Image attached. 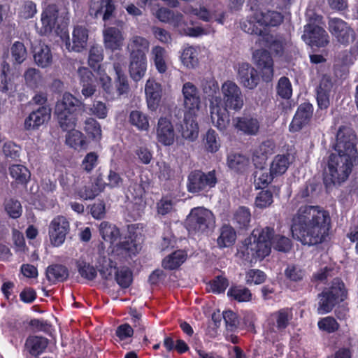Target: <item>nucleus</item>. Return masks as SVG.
Masks as SVG:
<instances>
[{
	"label": "nucleus",
	"mask_w": 358,
	"mask_h": 358,
	"mask_svg": "<svg viewBox=\"0 0 358 358\" xmlns=\"http://www.w3.org/2000/svg\"><path fill=\"white\" fill-rule=\"evenodd\" d=\"M103 39L106 48L114 51L121 49L124 37L118 28L109 27L103 31Z\"/></svg>",
	"instance_id": "27"
},
{
	"label": "nucleus",
	"mask_w": 358,
	"mask_h": 358,
	"mask_svg": "<svg viewBox=\"0 0 358 358\" xmlns=\"http://www.w3.org/2000/svg\"><path fill=\"white\" fill-rule=\"evenodd\" d=\"M84 130L92 141H99L101 138V129L100 124L94 118L89 117L85 122Z\"/></svg>",
	"instance_id": "46"
},
{
	"label": "nucleus",
	"mask_w": 358,
	"mask_h": 358,
	"mask_svg": "<svg viewBox=\"0 0 358 358\" xmlns=\"http://www.w3.org/2000/svg\"><path fill=\"white\" fill-rule=\"evenodd\" d=\"M322 190V185L314 179L306 182L300 189L298 196L307 202H312L316 199Z\"/></svg>",
	"instance_id": "33"
},
{
	"label": "nucleus",
	"mask_w": 358,
	"mask_h": 358,
	"mask_svg": "<svg viewBox=\"0 0 358 358\" xmlns=\"http://www.w3.org/2000/svg\"><path fill=\"white\" fill-rule=\"evenodd\" d=\"M274 233V229L271 227L253 230L239 245L238 255L248 262L263 259L271 252V240Z\"/></svg>",
	"instance_id": "5"
},
{
	"label": "nucleus",
	"mask_w": 358,
	"mask_h": 358,
	"mask_svg": "<svg viewBox=\"0 0 358 358\" xmlns=\"http://www.w3.org/2000/svg\"><path fill=\"white\" fill-rule=\"evenodd\" d=\"M253 57L255 63L261 70L262 80L268 83L273 77V60L270 52L266 50H257Z\"/></svg>",
	"instance_id": "17"
},
{
	"label": "nucleus",
	"mask_w": 358,
	"mask_h": 358,
	"mask_svg": "<svg viewBox=\"0 0 358 358\" xmlns=\"http://www.w3.org/2000/svg\"><path fill=\"white\" fill-rule=\"evenodd\" d=\"M348 298V289L340 278H334L331 283L317 294V313L320 315L331 313L334 308Z\"/></svg>",
	"instance_id": "8"
},
{
	"label": "nucleus",
	"mask_w": 358,
	"mask_h": 358,
	"mask_svg": "<svg viewBox=\"0 0 358 358\" xmlns=\"http://www.w3.org/2000/svg\"><path fill=\"white\" fill-rule=\"evenodd\" d=\"M215 222L213 213L204 208H193L186 220L187 229L190 232L203 233Z\"/></svg>",
	"instance_id": "10"
},
{
	"label": "nucleus",
	"mask_w": 358,
	"mask_h": 358,
	"mask_svg": "<svg viewBox=\"0 0 358 358\" xmlns=\"http://www.w3.org/2000/svg\"><path fill=\"white\" fill-rule=\"evenodd\" d=\"M165 49L160 46H156L152 49L154 55V64L157 71L164 73L167 70V65L164 59Z\"/></svg>",
	"instance_id": "54"
},
{
	"label": "nucleus",
	"mask_w": 358,
	"mask_h": 358,
	"mask_svg": "<svg viewBox=\"0 0 358 358\" xmlns=\"http://www.w3.org/2000/svg\"><path fill=\"white\" fill-rule=\"evenodd\" d=\"M275 144L273 141L267 140L263 141L257 148L255 149L252 154V161L256 167L259 168V159L262 162H265L269 155L273 152Z\"/></svg>",
	"instance_id": "35"
},
{
	"label": "nucleus",
	"mask_w": 358,
	"mask_h": 358,
	"mask_svg": "<svg viewBox=\"0 0 358 358\" xmlns=\"http://www.w3.org/2000/svg\"><path fill=\"white\" fill-rule=\"evenodd\" d=\"M285 275L291 281L300 282L306 276V271L297 266L288 265L285 270Z\"/></svg>",
	"instance_id": "59"
},
{
	"label": "nucleus",
	"mask_w": 358,
	"mask_h": 358,
	"mask_svg": "<svg viewBox=\"0 0 358 358\" xmlns=\"http://www.w3.org/2000/svg\"><path fill=\"white\" fill-rule=\"evenodd\" d=\"M317 326L320 330L328 334L336 332L340 327L336 320L331 316H327L320 319L317 322Z\"/></svg>",
	"instance_id": "57"
},
{
	"label": "nucleus",
	"mask_w": 358,
	"mask_h": 358,
	"mask_svg": "<svg viewBox=\"0 0 358 358\" xmlns=\"http://www.w3.org/2000/svg\"><path fill=\"white\" fill-rule=\"evenodd\" d=\"M49 340L43 336H29L25 341L26 350L34 357H38L43 353L48 347Z\"/></svg>",
	"instance_id": "31"
},
{
	"label": "nucleus",
	"mask_w": 358,
	"mask_h": 358,
	"mask_svg": "<svg viewBox=\"0 0 358 358\" xmlns=\"http://www.w3.org/2000/svg\"><path fill=\"white\" fill-rule=\"evenodd\" d=\"M271 243L275 250L282 252H289L293 246L292 241L290 238L279 234L273 236L271 240Z\"/></svg>",
	"instance_id": "52"
},
{
	"label": "nucleus",
	"mask_w": 358,
	"mask_h": 358,
	"mask_svg": "<svg viewBox=\"0 0 358 358\" xmlns=\"http://www.w3.org/2000/svg\"><path fill=\"white\" fill-rule=\"evenodd\" d=\"M313 106L309 102L300 104L289 125L290 132H298L309 124L313 115Z\"/></svg>",
	"instance_id": "16"
},
{
	"label": "nucleus",
	"mask_w": 358,
	"mask_h": 358,
	"mask_svg": "<svg viewBox=\"0 0 358 358\" xmlns=\"http://www.w3.org/2000/svg\"><path fill=\"white\" fill-rule=\"evenodd\" d=\"M185 113L195 115L200 108L201 97L198 88L191 82L185 83L182 88Z\"/></svg>",
	"instance_id": "15"
},
{
	"label": "nucleus",
	"mask_w": 358,
	"mask_h": 358,
	"mask_svg": "<svg viewBox=\"0 0 358 358\" xmlns=\"http://www.w3.org/2000/svg\"><path fill=\"white\" fill-rule=\"evenodd\" d=\"M186 259L187 253L183 250H178L166 256L163 259L162 265L166 270H176L185 262Z\"/></svg>",
	"instance_id": "36"
},
{
	"label": "nucleus",
	"mask_w": 358,
	"mask_h": 358,
	"mask_svg": "<svg viewBox=\"0 0 358 358\" xmlns=\"http://www.w3.org/2000/svg\"><path fill=\"white\" fill-rule=\"evenodd\" d=\"M115 280L117 285L122 289L130 287L133 282V273L127 266L121 267L115 271Z\"/></svg>",
	"instance_id": "43"
},
{
	"label": "nucleus",
	"mask_w": 358,
	"mask_h": 358,
	"mask_svg": "<svg viewBox=\"0 0 358 358\" xmlns=\"http://www.w3.org/2000/svg\"><path fill=\"white\" fill-rule=\"evenodd\" d=\"M88 29L82 25L75 26L72 33V45L69 40L66 41V46L69 51L81 52L87 47L88 40Z\"/></svg>",
	"instance_id": "23"
},
{
	"label": "nucleus",
	"mask_w": 358,
	"mask_h": 358,
	"mask_svg": "<svg viewBox=\"0 0 358 358\" xmlns=\"http://www.w3.org/2000/svg\"><path fill=\"white\" fill-rule=\"evenodd\" d=\"M331 228L329 212L320 206H301L293 219V237L303 245H317L326 241Z\"/></svg>",
	"instance_id": "1"
},
{
	"label": "nucleus",
	"mask_w": 358,
	"mask_h": 358,
	"mask_svg": "<svg viewBox=\"0 0 358 358\" xmlns=\"http://www.w3.org/2000/svg\"><path fill=\"white\" fill-rule=\"evenodd\" d=\"M217 183V178L215 170L205 173L201 170H193L187 180V189L189 193L196 194L208 191L215 187Z\"/></svg>",
	"instance_id": "9"
},
{
	"label": "nucleus",
	"mask_w": 358,
	"mask_h": 358,
	"mask_svg": "<svg viewBox=\"0 0 358 358\" xmlns=\"http://www.w3.org/2000/svg\"><path fill=\"white\" fill-rule=\"evenodd\" d=\"M227 164L231 170L242 173L247 170L250 159L242 154L230 153L227 155Z\"/></svg>",
	"instance_id": "34"
},
{
	"label": "nucleus",
	"mask_w": 358,
	"mask_h": 358,
	"mask_svg": "<svg viewBox=\"0 0 358 358\" xmlns=\"http://www.w3.org/2000/svg\"><path fill=\"white\" fill-rule=\"evenodd\" d=\"M336 271L333 266H325L322 268L313 275V280L315 282H324L329 278H332L336 274Z\"/></svg>",
	"instance_id": "63"
},
{
	"label": "nucleus",
	"mask_w": 358,
	"mask_h": 358,
	"mask_svg": "<svg viewBox=\"0 0 358 358\" xmlns=\"http://www.w3.org/2000/svg\"><path fill=\"white\" fill-rule=\"evenodd\" d=\"M145 93L148 107L151 110H156L161 102L162 89L159 83L148 79L145 86Z\"/></svg>",
	"instance_id": "24"
},
{
	"label": "nucleus",
	"mask_w": 358,
	"mask_h": 358,
	"mask_svg": "<svg viewBox=\"0 0 358 358\" xmlns=\"http://www.w3.org/2000/svg\"><path fill=\"white\" fill-rule=\"evenodd\" d=\"M99 271L101 278L104 280H109L112 278L113 272L117 269L116 262L110 258L103 257L99 261Z\"/></svg>",
	"instance_id": "47"
},
{
	"label": "nucleus",
	"mask_w": 358,
	"mask_h": 358,
	"mask_svg": "<svg viewBox=\"0 0 358 358\" xmlns=\"http://www.w3.org/2000/svg\"><path fill=\"white\" fill-rule=\"evenodd\" d=\"M157 141L162 145L169 146L175 141V131L171 118L161 117L157 127Z\"/></svg>",
	"instance_id": "21"
},
{
	"label": "nucleus",
	"mask_w": 358,
	"mask_h": 358,
	"mask_svg": "<svg viewBox=\"0 0 358 358\" xmlns=\"http://www.w3.org/2000/svg\"><path fill=\"white\" fill-rule=\"evenodd\" d=\"M99 233L105 241L110 242V243L116 241L120 234V230L116 226L106 221H103L100 224Z\"/></svg>",
	"instance_id": "40"
},
{
	"label": "nucleus",
	"mask_w": 358,
	"mask_h": 358,
	"mask_svg": "<svg viewBox=\"0 0 358 358\" xmlns=\"http://www.w3.org/2000/svg\"><path fill=\"white\" fill-rule=\"evenodd\" d=\"M25 83L31 89L38 88L42 83L43 78L39 70L29 68L24 73Z\"/></svg>",
	"instance_id": "48"
},
{
	"label": "nucleus",
	"mask_w": 358,
	"mask_h": 358,
	"mask_svg": "<svg viewBox=\"0 0 358 358\" xmlns=\"http://www.w3.org/2000/svg\"><path fill=\"white\" fill-rule=\"evenodd\" d=\"M236 129L247 135H256L259 130V122L257 118L238 117L234 123Z\"/></svg>",
	"instance_id": "32"
},
{
	"label": "nucleus",
	"mask_w": 358,
	"mask_h": 358,
	"mask_svg": "<svg viewBox=\"0 0 358 358\" xmlns=\"http://www.w3.org/2000/svg\"><path fill=\"white\" fill-rule=\"evenodd\" d=\"M210 286L214 294L223 293L229 286V280L223 275H218L210 282Z\"/></svg>",
	"instance_id": "62"
},
{
	"label": "nucleus",
	"mask_w": 358,
	"mask_h": 358,
	"mask_svg": "<svg viewBox=\"0 0 358 358\" xmlns=\"http://www.w3.org/2000/svg\"><path fill=\"white\" fill-rule=\"evenodd\" d=\"M227 296L238 302H248L252 300L250 290L241 285H231L227 291Z\"/></svg>",
	"instance_id": "38"
},
{
	"label": "nucleus",
	"mask_w": 358,
	"mask_h": 358,
	"mask_svg": "<svg viewBox=\"0 0 358 358\" xmlns=\"http://www.w3.org/2000/svg\"><path fill=\"white\" fill-rule=\"evenodd\" d=\"M237 80L245 88L254 90L259 83V76L251 64L243 62L238 64Z\"/></svg>",
	"instance_id": "18"
},
{
	"label": "nucleus",
	"mask_w": 358,
	"mask_h": 358,
	"mask_svg": "<svg viewBox=\"0 0 358 358\" xmlns=\"http://www.w3.org/2000/svg\"><path fill=\"white\" fill-rule=\"evenodd\" d=\"M103 59V50L102 47L93 45L89 52L88 64L94 71L99 69L101 62Z\"/></svg>",
	"instance_id": "50"
},
{
	"label": "nucleus",
	"mask_w": 358,
	"mask_h": 358,
	"mask_svg": "<svg viewBox=\"0 0 358 358\" xmlns=\"http://www.w3.org/2000/svg\"><path fill=\"white\" fill-rule=\"evenodd\" d=\"M277 94L283 99L288 100L292 96V86L286 76L280 78L276 85Z\"/></svg>",
	"instance_id": "53"
},
{
	"label": "nucleus",
	"mask_w": 358,
	"mask_h": 358,
	"mask_svg": "<svg viewBox=\"0 0 358 358\" xmlns=\"http://www.w3.org/2000/svg\"><path fill=\"white\" fill-rule=\"evenodd\" d=\"M32 53L35 64L41 68H46L52 63V54L50 48L39 41L32 46Z\"/></svg>",
	"instance_id": "26"
},
{
	"label": "nucleus",
	"mask_w": 358,
	"mask_h": 358,
	"mask_svg": "<svg viewBox=\"0 0 358 358\" xmlns=\"http://www.w3.org/2000/svg\"><path fill=\"white\" fill-rule=\"evenodd\" d=\"M129 122L139 131H148L150 127L148 115L138 110L130 112Z\"/></svg>",
	"instance_id": "41"
},
{
	"label": "nucleus",
	"mask_w": 358,
	"mask_h": 358,
	"mask_svg": "<svg viewBox=\"0 0 358 358\" xmlns=\"http://www.w3.org/2000/svg\"><path fill=\"white\" fill-rule=\"evenodd\" d=\"M283 15L278 11L267 10L266 12H255L252 15L247 17L241 22V29L251 35L263 36L266 42L268 38H273L268 34H266V28L268 27H277L283 21Z\"/></svg>",
	"instance_id": "7"
},
{
	"label": "nucleus",
	"mask_w": 358,
	"mask_h": 358,
	"mask_svg": "<svg viewBox=\"0 0 358 358\" xmlns=\"http://www.w3.org/2000/svg\"><path fill=\"white\" fill-rule=\"evenodd\" d=\"M99 162V155L95 152H88L84 157L81 163L82 169L87 173H90L97 166Z\"/></svg>",
	"instance_id": "60"
},
{
	"label": "nucleus",
	"mask_w": 358,
	"mask_h": 358,
	"mask_svg": "<svg viewBox=\"0 0 358 358\" xmlns=\"http://www.w3.org/2000/svg\"><path fill=\"white\" fill-rule=\"evenodd\" d=\"M180 57L182 64L189 69L195 68L199 64L197 51L193 47L185 48Z\"/></svg>",
	"instance_id": "51"
},
{
	"label": "nucleus",
	"mask_w": 358,
	"mask_h": 358,
	"mask_svg": "<svg viewBox=\"0 0 358 358\" xmlns=\"http://www.w3.org/2000/svg\"><path fill=\"white\" fill-rule=\"evenodd\" d=\"M76 267L80 276L88 280H94L97 276V270L92 264L85 260L79 259L76 262Z\"/></svg>",
	"instance_id": "44"
},
{
	"label": "nucleus",
	"mask_w": 358,
	"mask_h": 358,
	"mask_svg": "<svg viewBox=\"0 0 358 358\" xmlns=\"http://www.w3.org/2000/svg\"><path fill=\"white\" fill-rule=\"evenodd\" d=\"M292 309L283 308L273 313L268 320V325L273 331H282L289 324L292 320Z\"/></svg>",
	"instance_id": "22"
},
{
	"label": "nucleus",
	"mask_w": 358,
	"mask_h": 358,
	"mask_svg": "<svg viewBox=\"0 0 358 358\" xmlns=\"http://www.w3.org/2000/svg\"><path fill=\"white\" fill-rule=\"evenodd\" d=\"M4 209L10 217L13 219L19 218L22 215V208L19 201L10 199L6 200L4 203Z\"/></svg>",
	"instance_id": "56"
},
{
	"label": "nucleus",
	"mask_w": 358,
	"mask_h": 358,
	"mask_svg": "<svg viewBox=\"0 0 358 358\" xmlns=\"http://www.w3.org/2000/svg\"><path fill=\"white\" fill-rule=\"evenodd\" d=\"M101 87L106 94L107 99H113L116 96H120L127 94L129 90V85L127 75L115 76V87L112 84V80L110 76L104 75L100 78Z\"/></svg>",
	"instance_id": "12"
},
{
	"label": "nucleus",
	"mask_w": 358,
	"mask_h": 358,
	"mask_svg": "<svg viewBox=\"0 0 358 358\" xmlns=\"http://www.w3.org/2000/svg\"><path fill=\"white\" fill-rule=\"evenodd\" d=\"M222 316L228 330L233 331L238 328L239 320L236 313L231 310H225L223 312Z\"/></svg>",
	"instance_id": "64"
},
{
	"label": "nucleus",
	"mask_w": 358,
	"mask_h": 358,
	"mask_svg": "<svg viewBox=\"0 0 358 358\" xmlns=\"http://www.w3.org/2000/svg\"><path fill=\"white\" fill-rule=\"evenodd\" d=\"M115 9L113 0H90L88 3V15L94 20L101 18L107 22L114 16Z\"/></svg>",
	"instance_id": "13"
},
{
	"label": "nucleus",
	"mask_w": 358,
	"mask_h": 358,
	"mask_svg": "<svg viewBox=\"0 0 358 358\" xmlns=\"http://www.w3.org/2000/svg\"><path fill=\"white\" fill-rule=\"evenodd\" d=\"M196 113L192 115L185 113L183 124H181V134L185 139L195 140L199 134V125L196 121Z\"/></svg>",
	"instance_id": "30"
},
{
	"label": "nucleus",
	"mask_w": 358,
	"mask_h": 358,
	"mask_svg": "<svg viewBox=\"0 0 358 358\" xmlns=\"http://www.w3.org/2000/svg\"><path fill=\"white\" fill-rule=\"evenodd\" d=\"M356 139L352 129L345 126L338 129L334 147L338 154H331L328 160L330 179L334 185H340L345 181L358 162Z\"/></svg>",
	"instance_id": "2"
},
{
	"label": "nucleus",
	"mask_w": 358,
	"mask_h": 358,
	"mask_svg": "<svg viewBox=\"0 0 358 358\" xmlns=\"http://www.w3.org/2000/svg\"><path fill=\"white\" fill-rule=\"evenodd\" d=\"M329 30L338 42L345 45L349 44L354 34L353 29L348 25L347 22L339 18L329 20Z\"/></svg>",
	"instance_id": "19"
},
{
	"label": "nucleus",
	"mask_w": 358,
	"mask_h": 358,
	"mask_svg": "<svg viewBox=\"0 0 358 358\" xmlns=\"http://www.w3.org/2000/svg\"><path fill=\"white\" fill-rule=\"evenodd\" d=\"M223 105H220L221 99L216 97L210 103L211 120L220 131H224L229 125L230 115L229 110L238 111L244 103L243 95L240 87L233 81L227 80L221 87Z\"/></svg>",
	"instance_id": "4"
},
{
	"label": "nucleus",
	"mask_w": 358,
	"mask_h": 358,
	"mask_svg": "<svg viewBox=\"0 0 358 358\" xmlns=\"http://www.w3.org/2000/svg\"><path fill=\"white\" fill-rule=\"evenodd\" d=\"M123 183V178L120 174L113 169H110L106 176V181H104L101 175H99L94 182L95 185L97 187V191H92L88 192L85 190L86 194L85 196V199H94L99 192L104 191L106 187L110 189L119 188Z\"/></svg>",
	"instance_id": "14"
},
{
	"label": "nucleus",
	"mask_w": 358,
	"mask_h": 358,
	"mask_svg": "<svg viewBox=\"0 0 358 358\" xmlns=\"http://www.w3.org/2000/svg\"><path fill=\"white\" fill-rule=\"evenodd\" d=\"M9 171L10 176L20 184H26L30 178L29 171L21 164L12 165Z\"/></svg>",
	"instance_id": "49"
},
{
	"label": "nucleus",
	"mask_w": 358,
	"mask_h": 358,
	"mask_svg": "<svg viewBox=\"0 0 358 358\" xmlns=\"http://www.w3.org/2000/svg\"><path fill=\"white\" fill-rule=\"evenodd\" d=\"M10 51L12 58L16 64H22L27 58V50L22 42H15L11 46Z\"/></svg>",
	"instance_id": "55"
},
{
	"label": "nucleus",
	"mask_w": 358,
	"mask_h": 358,
	"mask_svg": "<svg viewBox=\"0 0 358 358\" xmlns=\"http://www.w3.org/2000/svg\"><path fill=\"white\" fill-rule=\"evenodd\" d=\"M70 231V224L63 215H57L50 223L48 235L50 241L54 247L61 246L65 241Z\"/></svg>",
	"instance_id": "11"
},
{
	"label": "nucleus",
	"mask_w": 358,
	"mask_h": 358,
	"mask_svg": "<svg viewBox=\"0 0 358 358\" xmlns=\"http://www.w3.org/2000/svg\"><path fill=\"white\" fill-rule=\"evenodd\" d=\"M306 36H308L309 43L318 48L325 47L329 43V35L321 27L308 24L305 27Z\"/></svg>",
	"instance_id": "25"
},
{
	"label": "nucleus",
	"mask_w": 358,
	"mask_h": 358,
	"mask_svg": "<svg viewBox=\"0 0 358 358\" xmlns=\"http://www.w3.org/2000/svg\"><path fill=\"white\" fill-rule=\"evenodd\" d=\"M205 146L206 150L211 153L216 152L220 147L217 134L212 129H208L206 133Z\"/></svg>",
	"instance_id": "58"
},
{
	"label": "nucleus",
	"mask_w": 358,
	"mask_h": 358,
	"mask_svg": "<svg viewBox=\"0 0 358 358\" xmlns=\"http://www.w3.org/2000/svg\"><path fill=\"white\" fill-rule=\"evenodd\" d=\"M251 221L250 210L246 206H239L234 213L233 222L240 229H247Z\"/></svg>",
	"instance_id": "39"
},
{
	"label": "nucleus",
	"mask_w": 358,
	"mask_h": 358,
	"mask_svg": "<svg viewBox=\"0 0 358 358\" xmlns=\"http://www.w3.org/2000/svg\"><path fill=\"white\" fill-rule=\"evenodd\" d=\"M149 41L139 36H133L129 41L127 50L129 53V73L131 78L140 81L147 71V57L149 51Z\"/></svg>",
	"instance_id": "6"
},
{
	"label": "nucleus",
	"mask_w": 358,
	"mask_h": 358,
	"mask_svg": "<svg viewBox=\"0 0 358 358\" xmlns=\"http://www.w3.org/2000/svg\"><path fill=\"white\" fill-rule=\"evenodd\" d=\"M236 238L235 229L229 224H223L219 229L217 245L220 249L230 248L235 244Z\"/></svg>",
	"instance_id": "28"
},
{
	"label": "nucleus",
	"mask_w": 358,
	"mask_h": 358,
	"mask_svg": "<svg viewBox=\"0 0 358 358\" xmlns=\"http://www.w3.org/2000/svg\"><path fill=\"white\" fill-rule=\"evenodd\" d=\"M51 110L47 106H39L25 118L24 127L26 130H36L50 119Z\"/></svg>",
	"instance_id": "20"
},
{
	"label": "nucleus",
	"mask_w": 358,
	"mask_h": 358,
	"mask_svg": "<svg viewBox=\"0 0 358 358\" xmlns=\"http://www.w3.org/2000/svg\"><path fill=\"white\" fill-rule=\"evenodd\" d=\"M289 155H277L275 156L270 166L271 174L275 177L284 174L289 165Z\"/></svg>",
	"instance_id": "42"
},
{
	"label": "nucleus",
	"mask_w": 358,
	"mask_h": 358,
	"mask_svg": "<svg viewBox=\"0 0 358 358\" xmlns=\"http://www.w3.org/2000/svg\"><path fill=\"white\" fill-rule=\"evenodd\" d=\"M45 276L51 284L63 282L67 280L69 277V268L60 264L49 265L45 270Z\"/></svg>",
	"instance_id": "29"
},
{
	"label": "nucleus",
	"mask_w": 358,
	"mask_h": 358,
	"mask_svg": "<svg viewBox=\"0 0 358 358\" xmlns=\"http://www.w3.org/2000/svg\"><path fill=\"white\" fill-rule=\"evenodd\" d=\"M84 112L85 104L69 92H65L55 105V114L59 127L63 131L69 130L66 136V143L76 150H86L88 146L86 136L74 129L78 116Z\"/></svg>",
	"instance_id": "3"
},
{
	"label": "nucleus",
	"mask_w": 358,
	"mask_h": 358,
	"mask_svg": "<svg viewBox=\"0 0 358 358\" xmlns=\"http://www.w3.org/2000/svg\"><path fill=\"white\" fill-rule=\"evenodd\" d=\"M116 252L123 257H131L138 252V245L134 238L125 237L116 245Z\"/></svg>",
	"instance_id": "37"
},
{
	"label": "nucleus",
	"mask_w": 358,
	"mask_h": 358,
	"mask_svg": "<svg viewBox=\"0 0 358 358\" xmlns=\"http://www.w3.org/2000/svg\"><path fill=\"white\" fill-rule=\"evenodd\" d=\"M157 17L161 22L178 25L182 18L180 13H175L173 10L166 8H160L157 11Z\"/></svg>",
	"instance_id": "45"
},
{
	"label": "nucleus",
	"mask_w": 358,
	"mask_h": 358,
	"mask_svg": "<svg viewBox=\"0 0 358 358\" xmlns=\"http://www.w3.org/2000/svg\"><path fill=\"white\" fill-rule=\"evenodd\" d=\"M273 198V193L270 190H262L256 196L255 205L259 208H266L272 204Z\"/></svg>",
	"instance_id": "61"
}]
</instances>
